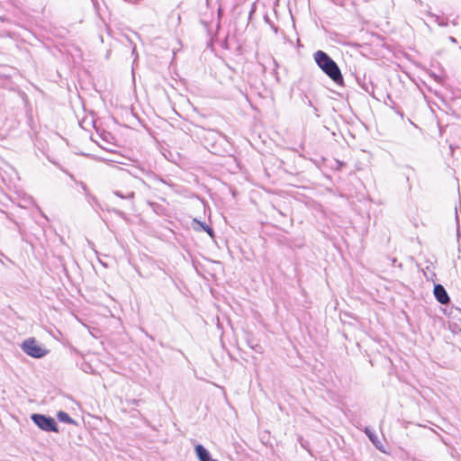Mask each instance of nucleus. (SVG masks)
<instances>
[{
    "label": "nucleus",
    "mask_w": 461,
    "mask_h": 461,
    "mask_svg": "<svg viewBox=\"0 0 461 461\" xmlns=\"http://www.w3.org/2000/svg\"><path fill=\"white\" fill-rule=\"evenodd\" d=\"M194 221H195L196 223H198V224H199V225H200L203 230H204V226H207V225H206V224H204L203 222L198 221H196V220H194Z\"/></svg>",
    "instance_id": "14"
},
{
    "label": "nucleus",
    "mask_w": 461,
    "mask_h": 461,
    "mask_svg": "<svg viewBox=\"0 0 461 461\" xmlns=\"http://www.w3.org/2000/svg\"><path fill=\"white\" fill-rule=\"evenodd\" d=\"M448 40H449V41H451L452 43H456V42H457L456 39L455 37H453V36H449V37H448Z\"/></svg>",
    "instance_id": "13"
},
{
    "label": "nucleus",
    "mask_w": 461,
    "mask_h": 461,
    "mask_svg": "<svg viewBox=\"0 0 461 461\" xmlns=\"http://www.w3.org/2000/svg\"><path fill=\"white\" fill-rule=\"evenodd\" d=\"M428 15L434 19V22L439 26L441 22L443 21V17H440L431 12H428Z\"/></svg>",
    "instance_id": "8"
},
{
    "label": "nucleus",
    "mask_w": 461,
    "mask_h": 461,
    "mask_svg": "<svg viewBox=\"0 0 461 461\" xmlns=\"http://www.w3.org/2000/svg\"><path fill=\"white\" fill-rule=\"evenodd\" d=\"M424 276L427 277V279H429V277L428 276V275H427V272H426V271H424Z\"/></svg>",
    "instance_id": "16"
},
{
    "label": "nucleus",
    "mask_w": 461,
    "mask_h": 461,
    "mask_svg": "<svg viewBox=\"0 0 461 461\" xmlns=\"http://www.w3.org/2000/svg\"><path fill=\"white\" fill-rule=\"evenodd\" d=\"M57 418L59 421L68 423V424H75V420L65 411H59L57 413Z\"/></svg>",
    "instance_id": "6"
},
{
    "label": "nucleus",
    "mask_w": 461,
    "mask_h": 461,
    "mask_svg": "<svg viewBox=\"0 0 461 461\" xmlns=\"http://www.w3.org/2000/svg\"><path fill=\"white\" fill-rule=\"evenodd\" d=\"M365 432L367 435V437L369 438V439L378 447V446L375 443V437L374 433H372L369 429H366Z\"/></svg>",
    "instance_id": "9"
},
{
    "label": "nucleus",
    "mask_w": 461,
    "mask_h": 461,
    "mask_svg": "<svg viewBox=\"0 0 461 461\" xmlns=\"http://www.w3.org/2000/svg\"><path fill=\"white\" fill-rule=\"evenodd\" d=\"M31 420L43 431L59 432V428L55 420L50 416L33 413L31 415Z\"/></svg>",
    "instance_id": "2"
},
{
    "label": "nucleus",
    "mask_w": 461,
    "mask_h": 461,
    "mask_svg": "<svg viewBox=\"0 0 461 461\" xmlns=\"http://www.w3.org/2000/svg\"><path fill=\"white\" fill-rule=\"evenodd\" d=\"M113 194L116 195L117 197H120L122 199H126L129 201H132L134 198V195H135L133 191H128L126 193H123L119 190L113 191Z\"/></svg>",
    "instance_id": "7"
},
{
    "label": "nucleus",
    "mask_w": 461,
    "mask_h": 461,
    "mask_svg": "<svg viewBox=\"0 0 461 461\" xmlns=\"http://www.w3.org/2000/svg\"><path fill=\"white\" fill-rule=\"evenodd\" d=\"M452 25L456 26L458 24L457 20L454 19L451 21Z\"/></svg>",
    "instance_id": "15"
},
{
    "label": "nucleus",
    "mask_w": 461,
    "mask_h": 461,
    "mask_svg": "<svg viewBox=\"0 0 461 461\" xmlns=\"http://www.w3.org/2000/svg\"><path fill=\"white\" fill-rule=\"evenodd\" d=\"M80 186L82 187V189L84 190L85 193H87V187H86V185L83 182H80Z\"/></svg>",
    "instance_id": "12"
},
{
    "label": "nucleus",
    "mask_w": 461,
    "mask_h": 461,
    "mask_svg": "<svg viewBox=\"0 0 461 461\" xmlns=\"http://www.w3.org/2000/svg\"><path fill=\"white\" fill-rule=\"evenodd\" d=\"M194 450L199 461H217L212 458L210 452L201 444H197Z\"/></svg>",
    "instance_id": "5"
},
{
    "label": "nucleus",
    "mask_w": 461,
    "mask_h": 461,
    "mask_svg": "<svg viewBox=\"0 0 461 461\" xmlns=\"http://www.w3.org/2000/svg\"><path fill=\"white\" fill-rule=\"evenodd\" d=\"M318 67L337 85H343V77L337 63L323 50H317L313 54Z\"/></svg>",
    "instance_id": "1"
},
{
    "label": "nucleus",
    "mask_w": 461,
    "mask_h": 461,
    "mask_svg": "<svg viewBox=\"0 0 461 461\" xmlns=\"http://www.w3.org/2000/svg\"><path fill=\"white\" fill-rule=\"evenodd\" d=\"M22 349L28 356L34 358H41L47 355L48 350L42 348L33 338L24 340L22 344Z\"/></svg>",
    "instance_id": "3"
},
{
    "label": "nucleus",
    "mask_w": 461,
    "mask_h": 461,
    "mask_svg": "<svg viewBox=\"0 0 461 461\" xmlns=\"http://www.w3.org/2000/svg\"><path fill=\"white\" fill-rule=\"evenodd\" d=\"M433 294L437 301L441 304H447L450 301L445 287L440 284L434 285Z\"/></svg>",
    "instance_id": "4"
},
{
    "label": "nucleus",
    "mask_w": 461,
    "mask_h": 461,
    "mask_svg": "<svg viewBox=\"0 0 461 461\" xmlns=\"http://www.w3.org/2000/svg\"><path fill=\"white\" fill-rule=\"evenodd\" d=\"M447 24H448L447 19L443 18V21L441 22L439 26L446 27V26H447Z\"/></svg>",
    "instance_id": "11"
},
{
    "label": "nucleus",
    "mask_w": 461,
    "mask_h": 461,
    "mask_svg": "<svg viewBox=\"0 0 461 461\" xmlns=\"http://www.w3.org/2000/svg\"><path fill=\"white\" fill-rule=\"evenodd\" d=\"M204 230L211 236L213 237V230L209 226H204Z\"/></svg>",
    "instance_id": "10"
},
{
    "label": "nucleus",
    "mask_w": 461,
    "mask_h": 461,
    "mask_svg": "<svg viewBox=\"0 0 461 461\" xmlns=\"http://www.w3.org/2000/svg\"><path fill=\"white\" fill-rule=\"evenodd\" d=\"M460 50H461V46H460Z\"/></svg>",
    "instance_id": "17"
}]
</instances>
